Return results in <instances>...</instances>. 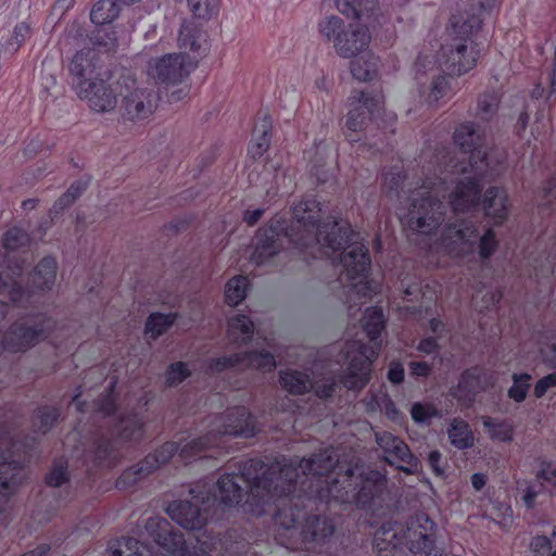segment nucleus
I'll use <instances>...</instances> for the list:
<instances>
[{
    "instance_id": "nucleus-1",
    "label": "nucleus",
    "mask_w": 556,
    "mask_h": 556,
    "mask_svg": "<svg viewBox=\"0 0 556 556\" xmlns=\"http://www.w3.org/2000/svg\"><path fill=\"white\" fill-rule=\"evenodd\" d=\"M235 467L215 484L197 482L189 490L191 500L172 502L166 509L168 516L187 530H200L213 518L211 509L233 507L247 494V510L261 515L273 503L277 507L276 522L286 530L305 519L303 541L315 547L330 542L336 525L326 516L306 517L309 505L354 504L368 509L387 486V478L379 470L359 466L343 470L333 448L307 459L281 456L265 463L251 458L236 463Z\"/></svg>"
},
{
    "instance_id": "nucleus-2",
    "label": "nucleus",
    "mask_w": 556,
    "mask_h": 556,
    "mask_svg": "<svg viewBox=\"0 0 556 556\" xmlns=\"http://www.w3.org/2000/svg\"><path fill=\"white\" fill-rule=\"evenodd\" d=\"M320 213V203L315 199L307 198L294 205L287 227L277 224L258 230L252 260L256 265L271 263L285 241L298 250H311L308 254L314 258L331 257L343 250L338 258L349 279L362 282L368 277L371 265L363 238L346 222L336 218L321 222Z\"/></svg>"
},
{
    "instance_id": "nucleus-3",
    "label": "nucleus",
    "mask_w": 556,
    "mask_h": 556,
    "mask_svg": "<svg viewBox=\"0 0 556 556\" xmlns=\"http://www.w3.org/2000/svg\"><path fill=\"white\" fill-rule=\"evenodd\" d=\"M115 384L111 381L108 392L92 403V418L94 421L101 419V425L86 430L80 421L65 438L64 445L73 446L72 455L86 464L113 466L118 457V444L137 441L143 434V424L138 414L118 419L113 417L116 410Z\"/></svg>"
},
{
    "instance_id": "nucleus-4",
    "label": "nucleus",
    "mask_w": 556,
    "mask_h": 556,
    "mask_svg": "<svg viewBox=\"0 0 556 556\" xmlns=\"http://www.w3.org/2000/svg\"><path fill=\"white\" fill-rule=\"evenodd\" d=\"M424 169L427 172L421 184L417 181L414 188L409 185L405 190L407 185H404L402 170L393 166L383 174V190L391 200L404 199L409 202L406 214V225L409 229L430 235L442 224L446 214V206L439 199L441 190L445 191L446 180L441 177V165L433 168V172L430 166Z\"/></svg>"
},
{
    "instance_id": "nucleus-5",
    "label": "nucleus",
    "mask_w": 556,
    "mask_h": 556,
    "mask_svg": "<svg viewBox=\"0 0 556 556\" xmlns=\"http://www.w3.org/2000/svg\"><path fill=\"white\" fill-rule=\"evenodd\" d=\"M478 13L465 12L453 15L447 27L448 41L441 47L439 64L448 75H462L472 70L479 58L475 36L481 28V14L500 4V0H477Z\"/></svg>"
},
{
    "instance_id": "nucleus-6",
    "label": "nucleus",
    "mask_w": 556,
    "mask_h": 556,
    "mask_svg": "<svg viewBox=\"0 0 556 556\" xmlns=\"http://www.w3.org/2000/svg\"><path fill=\"white\" fill-rule=\"evenodd\" d=\"M386 319L381 308L368 307L363 317V329L372 345L359 341L345 344L344 359L349 362L342 382L348 390H362L370 379L371 363L378 355L380 342L378 339L384 329Z\"/></svg>"
},
{
    "instance_id": "nucleus-7",
    "label": "nucleus",
    "mask_w": 556,
    "mask_h": 556,
    "mask_svg": "<svg viewBox=\"0 0 556 556\" xmlns=\"http://www.w3.org/2000/svg\"><path fill=\"white\" fill-rule=\"evenodd\" d=\"M255 418L244 406L227 409L214 416L211 430L203 437L191 440L179 450V457L190 462L195 457H212L211 448L219 447L227 437L253 438L256 434Z\"/></svg>"
},
{
    "instance_id": "nucleus-8",
    "label": "nucleus",
    "mask_w": 556,
    "mask_h": 556,
    "mask_svg": "<svg viewBox=\"0 0 556 556\" xmlns=\"http://www.w3.org/2000/svg\"><path fill=\"white\" fill-rule=\"evenodd\" d=\"M375 542L380 556H390L382 554L388 546L396 549L402 545L414 554L438 556L437 523L425 513L416 514L407 520L405 527L383 525L376 534Z\"/></svg>"
},
{
    "instance_id": "nucleus-9",
    "label": "nucleus",
    "mask_w": 556,
    "mask_h": 556,
    "mask_svg": "<svg viewBox=\"0 0 556 556\" xmlns=\"http://www.w3.org/2000/svg\"><path fill=\"white\" fill-rule=\"evenodd\" d=\"M477 242H479V255L482 258L490 257L497 247L492 229L479 237L476 225L469 219L459 217L448 222L440 237V247L454 256L472 252Z\"/></svg>"
},
{
    "instance_id": "nucleus-10",
    "label": "nucleus",
    "mask_w": 556,
    "mask_h": 556,
    "mask_svg": "<svg viewBox=\"0 0 556 556\" xmlns=\"http://www.w3.org/2000/svg\"><path fill=\"white\" fill-rule=\"evenodd\" d=\"M434 162V168H438V166L441 165V168L443 170L441 177L445 178V180H447L446 173L448 172V167H451V174L468 175L458 180L453 191L448 194V202L453 213L458 214L476 210L481 203V180L485 177L488 170H483L481 174H476L471 169V167L465 166L463 162H456L454 164H442L441 162H439L438 155H435ZM445 184H447V181H445ZM444 187L445 191L441 190V194L439 195V198L445 197L447 187L446 185H444Z\"/></svg>"
},
{
    "instance_id": "nucleus-11",
    "label": "nucleus",
    "mask_w": 556,
    "mask_h": 556,
    "mask_svg": "<svg viewBox=\"0 0 556 556\" xmlns=\"http://www.w3.org/2000/svg\"><path fill=\"white\" fill-rule=\"evenodd\" d=\"M55 320L43 313H30L15 320L2 336L3 350L23 353L46 340Z\"/></svg>"
},
{
    "instance_id": "nucleus-12",
    "label": "nucleus",
    "mask_w": 556,
    "mask_h": 556,
    "mask_svg": "<svg viewBox=\"0 0 556 556\" xmlns=\"http://www.w3.org/2000/svg\"><path fill=\"white\" fill-rule=\"evenodd\" d=\"M17 443L7 432L0 433V521L10 495L24 481L27 471L25 457L17 452Z\"/></svg>"
},
{
    "instance_id": "nucleus-13",
    "label": "nucleus",
    "mask_w": 556,
    "mask_h": 556,
    "mask_svg": "<svg viewBox=\"0 0 556 556\" xmlns=\"http://www.w3.org/2000/svg\"><path fill=\"white\" fill-rule=\"evenodd\" d=\"M117 85L121 98L119 110L125 118L143 119L153 113L156 104V96L153 90L139 86L138 81L129 74H121Z\"/></svg>"
},
{
    "instance_id": "nucleus-14",
    "label": "nucleus",
    "mask_w": 556,
    "mask_h": 556,
    "mask_svg": "<svg viewBox=\"0 0 556 556\" xmlns=\"http://www.w3.org/2000/svg\"><path fill=\"white\" fill-rule=\"evenodd\" d=\"M349 101L350 110L345 122L349 132L345 136L349 141L355 142L358 138L353 132L361 131L368 121L378 118L382 110L383 97L380 93L353 91Z\"/></svg>"
},
{
    "instance_id": "nucleus-15",
    "label": "nucleus",
    "mask_w": 556,
    "mask_h": 556,
    "mask_svg": "<svg viewBox=\"0 0 556 556\" xmlns=\"http://www.w3.org/2000/svg\"><path fill=\"white\" fill-rule=\"evenodd\" d=\"M454 141L467 154L465 166L471 167L476 174L489 170L490 164L484 149V130L471 122L460 124L454 132Z\"/></svg>"
},
{
    "instance_id": "nucleus-16",
    "label": "nucleus",
    "mask_w": 556,
    "mask_h": 556,
    "mask_svg": "<svg viewBox=\"0 0 556 556\" xmlns=\"http://www.w3.org/2000/svg\"><path fill=\"white\" fill-rule=\"evenodd\" d=\"M279 377L282 389L294 395H302L314 390L319 399H328L334 394L337 389L345 388L342 382L345 372L340 376L325 378L316 383H313L307 374L295 369L281 370Z\"/></svg>"
},
{
    "instance_id": "nucleus-17",
    "label": "nucleus",
    "mask_w": 556,
    "mask_h": 556,
    "mask_svg": "<svg viewBox=\"0 0 556 556\" xmlns=\"http://www.w3.org/2000/svg\"><path fill=\"white\" fill-rule=\"evenodd\" d=\"M118 77L110 71L108 77L102 76L98 80L90 81L88 86L79 87L77 94L87 100L88 105L96 112H111L118 103Z\"/></svg>"
},
{
    "instance_id": "nucleus-18",
    "label": "nucleus",
    "mask_w": 556,
    "mask_h": 556,
    "mask_svg": "<svg viewBox=\"0 0 556 556\" xmlns=\"http://www.w3.org/2000/svg\"><path fill=\"white\" fill-rule=\"evenodd\" d=\"M375 440L383 452L382 459L390 466L407 475L417 472L418 458L412 453L408 445L399 437L389 431L376 432Z\"/></svg>"
},
{
    "instance_id": "nucleus-19",
    "label": "nucleus",
    "mask_w": 556,
    "mask_h": 556,
    "mask_svg": "<svg viewBox=\"0 0 556 556\" xmlns=\"http://www.w3.org/2000/svg\"><path fill=\"white\" fill-rule=\"evenodd\" d=\"M178 450L179 446L176 442L164 443L154 453L147 455L139 463L124 470L116 481V486L118 489H126L134 485L161 465L166 464Z\"/></svg>"
},
{
    "instance_id": "nucleus-20",
    "label": "nucleus",
    "mask_w": 556,
    "mask_h": 556,
    "mask_svg": "<svg viewBox=\"0 0 556 556\" xmlns=\"http://www.w3.org/2000/svg\"><path fill=\"white\" fill-rule=\"evenodd\" d=\"M110 71L104 66L99 52L90 48L78 51L70 64L76 91L83 85L88 86L90 81L98 80L102 76L108 77Z\"/></svg>"
},
{
    "instance_id": "nucleus-21",
    "label": "nucleus",
    "mask_w": 556,
    "mask_h": 556,
    "mask_svg": "<svg viewBox=\"0 0 556 556\" xmlns=\"http://www.w3.org/2000/svg\"><path fill=\"white\" fill-rule=\"evenodd\" d=\"M276 359L269 352H244L236 353L228 356L213 358L210 362V369L215 372H220L225 369L243 367L255 368L268 372L276 368Z\"/></svg>"
},
{
    "instance_id": "nucleus-22",
    "label": "nucleus",
    "mask_w": 556,
    "mask_h": 556,
    "mask_svg": "<svg viewBox=\"0 0 556 556\" xmlns=\"http://www.w3.org/2000/svg\"><path fill=\"white\" fill-rule=\"evenodd\" d=\"M187 55L182 53L166 54L149 62L148 75L159 84L175 85L189 75L186 64Z\"/></svg>"
},
{
    "instance_id": "nucleus-23",
    "label": "nucleus",
    "mask_w": 556,
    "mask_h": 556,
    "mask_svg": "<svg viewBox=\"0 0 556 556\" xmlns=\"http://www.w3.org/2000/svg\"><path fill=\"white\" fill-rule=\"evenodd\" d=\"M371 40L367 27L349 24L340 37L336 38L334 50L339 56L344 59L355 58L362 53Z\"/></svg>"
},
{
    "instance_id": "nucleus-24",
    "label": "nucleus",
    "mask_w": 556,
    "mask_h": 556,
    "mask_svg": "<svg viewBox=\"0 0 556 556\" xmlns=\"http://www.w3.org/2000/svg\"><path fill=\"white\" fill-rule=\"evenodd\" d=\"M483 210L486 216L494 219V224H501L508 213V197L503 188L490 187L482 199Z\"/></svg>"
},
{
    "instance_id": "nucleus-25",
    "label": "nucleus",
    "mask_w": 556,
    "mask_h": 556,
    "mask_svg": "<svg viewBox=\"0 0 556 556\" xmlns=\"http://www.w3.org/2000/svg\"><path fill=\"white\" fill-rule=\"evenodd\" d=\"M479 386V376L472 369H466L459 377L457 386L450 390V394L460 405L470 406L476 399Z\"/></svg>"
},
{
    "instance_id": "nucleus-26",
    "label": "nucleus",
    "mask_w": 556,
    "mask_h": 556,
    "mask_svg": "<svg viewBox=\"0 0 556 556\" xmlns=\"http://www.w3.org/2000/svg\"><path fill=\"white\" fill-rule=\"evenodd\" d=\"M56 278V261L54 257L46 256L35 267L28 281L37 290H50Z\"/></svg>"
},
{
    "instance_id": "nucleus-27",
    "label": "nucleus",
    "mask_w": 556,
    "mask_h": 556,
    "mask_svg": "<svg viewBox=\"0 0 556 556\" xmlns=\"http://www.w3.org/2000/svg\"><path fill=\"white\" fill-rule=\"evenodd\" d=\"M271 119L268 115L258 118L253 130V139L249 146V154L253 159L261 157L270 143Z\"/></svg>"
},
{
    "instance_id": "nucleus-28",
    "label": "nucleus",
    "mask_w": 556,
    "mask_h": 556,
    "mask_svg": "<svg viewBox=\"0 0 556 556\" xmlns=\"http://www.w3.org/2000/svg\"><path fill=\"white\" fill-rule=\"evenodd\" d=\"M379 59L370 51L364 52L359 58L351 61L352 76L359 81L374 79L378 74Z\"/></svg>"
},
{
    "instance_id": "nucleus-29",
    "label": "nucleus",
    "mask_w": 556,
    "mask_h": 556,
    "mask_svg": "<svg viewBox=\"0 0 556 556\" xmlns=\"http://www.w3.org/2000/svg\"><path fill=\"white\" fill-rule=\"evenodd\" d=\"M451 444L458 450H466L473 445L475 438L469 425L463 419H454L447 429Z\"/></svg>"
},
{
    "instance_id": "nucleus-30",
    "label": "nucleus",
    "mask_w": 556,
    "mask_h": 556,
    "mask_svg": "<svg viewBox=\"0 0 556 556\" xmlns=\"http://www.w3.org/2000/svg\"><path fill=\"white\" fill-rule=\"evenodd\" d=\"M121 8L116 0H99L90 12V20L96 25L112 23L119 14Z\"/></svg>"
},
{
    "instance_id": "nucleus-31",
    "label": "nucleus",
    "mask_w": 556,
    "mask_h": 556,
    "mask_svg": "<svg viewBox=\"0 0 556 556\" xmlns=\"http://www.w3.org/2000/svg\"><path fill=\"white\" fill-rule=\"evenodd\" d=\"M254 332V325L245 315H237L228 321L229 338L237 343L248 342Z\"/></svg>"
},
{
    "instance_id": "nucleus-32",
    "label": "nucleus",
    "mask_w": 556,
    "mask_h": 556,
    "mask_svg": "<svg viewBox=\"0 0 556 556\" xmlns=\"http://www.w3.org/2000/svg\"><path fill=\"white\" fill-rule=\"evenodd\" d=\"M177 316V313H152L146 321V334L155 340L174 325Z\"/></svg>"
},
{
    "instance_id": "nucleus-33",
    "label": "nucleus",
    "mask_w": 556,
    "mask_h": 556,
    "mask_svg": "<svg viewBox=\"0 0 556 556\" xmlns=\"http://www.w3.org/2000/svg\"><path fill=\"white\" fill-rule=\"evenodd\" d=\"M482 425L492 440L510 442L514 435L513 426L506 420H497L492 417H482Z\"/></svg>"
},
{
    "instance_id": "nucleus-34",
    "label": "nucleus",
    "mask_w": 556,
    "mask_h": 556,
    "mask_svg": "<svg viewBox=\"0 0 556 556\" xmlns=\"http://www.w3.org/2000/svg\"><path fill=\"white\" fill-rule=\"evenodd\" d=\"M60 417V410L56 407L43 406L36 410L33 418V427L36 432L47 433Z\"/></svg>"
},
{
    "instance_id": "nucleus-35",
    "label": "nucleus",
    "mask_w": 556,
    "mask_h": 556,
    "mask_svg": "<svg viewBox=\"0 0 556 556\" xmlns=\"http://www.w3.org/2000/svg\"><path fill=\"white\" fill-rule=\"evenodd\" d=\"M532 376L528 372L511 375L513 384L507 390V396L516 403H522L531 388Z\"/></svg>"
},
{
    "instance_id": "nucleus-36",
    "label": "nucleus",
    "mask_w": 556,
    "mask_h": 556,
    "mask_svg": "<svg viewBox=\"0 0 556 556\" xmlns=\"http://www.w3.org/2000/svg\"><path fill=\"white\" fill-rule=\"evenodd\" d=\"M89 185L88 179H79L74 181L67 191L62 194L54 203L52 207V213L59 214L61 211H63L65 207L70 206L72 203L75 202L77 198L81 195V193L87 189Z\"/></svg>"
},
{
    "instance_id": "nucleus-37",
    "label": "nucleus",
    "mask_w": 556,
    "mask_h": 556,
    "mask_svg": "<svg viewBox=\"0 0 556 556\" xmlns=\"http://www.w3.org/2000/svg\"><path fill=\"white\" fill-rule=\"evenodd\" d=\"M248 279L243 276L231 278L225 289V299L228 305L237 306L247 296Z\"/></svg>"
},
{
    "instance_id": "nucleus-38",
    "label": "nucleus",
    "mask_w": 556,
    "mask_h": 556,
    "mask_svg": "<svg viewBox=\"0 0 556 556\" xmlns=\"http://www.w3.org/2000/svg\"><path fill=\"white\" fill-rule=\"evenodd\" d=\"M338 10L349 16L361 18L364 12L372 11L375 3L372 0H334Z\"/></svg>"
},
{
    "instance_id": "nucleus-39",
    "label": "nucleus",
    "mask_w": 556,
    "mask_h": 556,
    "mask_svg": "<svg viewBox=\"0 0 556 556\" xmlns=\"http://www.w3.org/2000/svg\"><path fill=\"white\" fill-rule=\"evenodd\" d=\"M346 25L343 21L336 15L327 16L318 23V30L320 35L327 40L336 45V38L341 36Z\"/></svg>"
},
{
    "instance_id": "nucleus-40",
    "label": "nucleus",
    "mask_w": 556,
    "mask_h": 556,
    "mask_svg": "<svg viewBox=\"0 0 556 556\" xmlns=\"http://www.w3.org/2000/svg\"><path fill=\"white\" fill-rule=\"evenodd\" d=\"M498 108V98L495 93H483L478 99L476 115L482 121H490Z\"/></svg>"
},
{
    "instance_id": "nucleus-41",
    "label": "nucleus",
    "mask_w": 556,
    "mask_h": 556,
    "mask_svg": "<svg viewBox=\"0 0 556 556\" xmlns=\"http://www.w3.org/2000/svg\"><path fill=\"white\" fill-rule=\"evenodd\" d=\"M90 40L93 46L106 52L113 51L117 46L116 33L109 28L96 29L92 33Z\"/></svg>"
},
{
    "instance_id": "nucleus-42",
    "label": "nucleus",
    "mask_w": 556,
    "mask_h": 556,
    "mask_svg": "<svg viewBox=\"0 0 556 556\" xmlns=\"http://www.w3.org/2000/svg\"><path fill=\"white\" fill-rule=\"evenodd\" d=\"M535 479L541 489H556V465L553 462L542 460L536 470Z\"/></svg>"
},
{
    "instance_id": "nucleus-43",
    "label": "nucleus",
    "mask_w": 556,
    "mask_h": 556,
    "mask_svg": "<svg viewBox=\"0 0 556 556\" xmlns=\"http://www.w3.org/2000/svg\"><path fill=\"white\" fill-rule=\"evenodd\" d=\"M199 37V31L197 29L184 24L179 30V47L192 52H199L201 49Z\"/></svg>"
},
{
    "instance_id": "nucleus-44",
    "label": "nucleus",
    "mask_w": 556,
    "mask_h": 556,
    "mask_svg": "<svg viewBox=\"0 0 556 556\" xmlns=\"http://www.w3.org/2000/svg\"><path fill=\"white\" fill-rule=\"evenodd\" d=\"M29 242V236L22 228L13 227L4 233L3 247L8 251H15Z\"/></svg>"
},
{
    "instance_id": "nucleus-45",
    "label": "nucleus",
    "mask_w": 556,
    "mask_h": 556,
    "mask_svg": "<svg viewBox=\"0 0 556 556\" xmlns=\"http://www.w3.org/2000/svg\"><path fill=\"white\" fill-rule=\"evenodd\" d=\"M219 0H188L192 14L198 18H210L218 8Z\"/></svg>"
},
{
    "instance_id": "nucleus-46",
    "label": "nucleus",
    "mask_w": 556,
    "mask_h": 556,
    "mask_svg": "<svg viewBox=\"0 0 556 556\" xmlns=\"http://www.w3.org/2000/svg\"><path fill=\"white\" fill-rule=\"evenodd\" d=\"M503 294L500 290H485L479 291L476 295H473L472 301L477 309L480 312L484 309H490L495 306L502 299Z\"/></svg>"
},
{
    "instance_id": "nucleus-47",
    "label": "nucleus",
    "mask_w": 556,
    "mask_h": 556,
    "mask_svg": "<svg viewBox=\"0 0 556 556\" xmlns=\"http://www.w3.org/2000/svg\"><path fill=\"white\" fill-rule=\"evenodd\" d=\"M556 200V176L549 179L536 198V204L540 211L549 208L553 201Z\"/></svg>"
},
{
    "instance_id": "nucleus-48",
    "label": "nucleus",
    "mask_w": 556,
    "mask_h": 556,
    "mask_svg": "<svg viewBox=\"0 0 556 556\" xmlns=\"http://www.w3.org/2000/svg\"><path fill=\"white\" fill-rule=\"evenodd\" d=\"M68 481L67 465L62 460L55 463L46 476V483L49 486L58 488Z\"/></svg>"
},
{
    "instance_id": "nucleus-49",
    "label": "nucleus",
    "mask_w": 556,
    "mask_h": 556,
    "mask_svg": "<svg viewBox=\"0 0 556 556\" xmlns=\"http://www.w3.org/2000/svg\"><path fill=\"white\" fill-rule=\"evenodd\" d=\"M190 376V370L182 362L170 364L166 371V384L169 387L177 386Z\"/></svg>"
},
{
    "instance_id": "nucleus-50",
    "label": "nucleus",
    "mask_w": 556,
    "mask_h": 556,
    "mask_svg": "<svg viewBox=\"0 0 556 556\" xmlns=\"http://www.w3.org/2000/svg\"><path fill=\"white\" fill-rule=\"evenodd\" d=\"M540 354L544 364L556 368V332H553L547 341L540 346Z\"/></svg>"
},
{
    "instance_id": "nucleus-51",
    "label": "nucleus",
    "mask_w": 556,
    "mask_h": 556,
    "mask_svg": "<svg viewBox=\"0 0 556 556\" xmlns=\"http://www.w3.org/2000/svg\"><path fill=\"white\" fill-rule=\"evenodd\" d=\"M412 418L415 422H426L438 415L437 409L430 405L415 403L410 409Z\"/></svg>"
},
{
    "instance_id": "nucleus-52",
    "label": "nucleus",
    "mask_w": 556,
    "mask_h": 556,
    "mask_svg": "<svg viewBox=\"0 0 556 556\" xmlns=\"http://www.w3.org/2000/svg\"><path fill=\"white\" fill-rule=\"evenodd\" d=\"M553 388H556V372L548 374L539 379L534 384L533 395L536 399H541Z\"/></svg>"
},
{
    "instance_id": "nucleus-53",
    "label": "nucleus",
    "mask_w": 556,
    "mask_h": 556,
    "mask_svg": "<svg viewBox=\"0 0 556 556\" xmlns=\"http://www.w3.org/2000/svg\"><path fill=\"white\" fill-rule=\"evenodd\" d=\"M533 270L536 277L556 275V253L549 254L545 260V264H539L535 262Z\"/></svg>"
},
{
    "instance_id": "nucleus-54",
    "label": "nucleus",
    "mask_w": 556,
    "mask_h": 556,
    "mask_svg": "<svg viewBox=\"0 0 556 556\" xmlns=\"http://www.w3.org/2000/svg\"><path fill=\"white\" fill-rule=\"evenodd\" d=\"M447 89V79L445 76H437L431 83V92L429 98L431 101H438L445 96Z\"/></svg>"
},
{
    "instance_id": "nucleus-55",
    "label": "nucleus",
    "mask_w": 556,
    "mask_h": 556,
    "mask_svg": "<svg viewBox=\"0 0 556 556\" xmlns=\"http://www.w3.org/2000/svg\"><path fill=\"white\" fill-rule=\"evenodd\" d=\"M530 547L534 553L543 554L552 548V542L546 535H536L532 539Z\"/></svg>"
},
{
    "instance_id": "nucleus-56",
    "label": "nucleus",
    "mask_w": 556,
    "mask_h": 556,
    "mask_svg": "<svg viewBox=\"0 0 556 556\" xmlns=\"http://www.w3.org/2000/svg\"><path fill=\"white\" fill-rule=\"evenodd\" d=\"M442 463V454L439 451H432L430 452L428 456V464L432 470V472L437 477H443L444 476V469L441 466Z\"/></svg>"
},
{
    "instance_id": "nucleus-57",
    "label": "nucleus",
    "mask_w": 556,
    "mask_h": 556,
    "mask_svg": "<svg viewBox=\"0 0 556 556\" xmlns=\"http://www.w3.org/2000/svg\"><path fill=\"white\" fill-rule=\"evenodd\" d=\"M439 344L437 337H427L420 340L417 345V350L425 354H432L439 351Z\"/></svg>"
},
{
    "instance_id": "nucleus-58",
    "label": "nucleus",
    "mask_w": 556,
    "mask_h": 556,
    "mask_svg": "<svg viewBox=\"0 0 556 556\" xmlns=\"http://www.w3.org/2000/svg\"><path fill=\"white\" fill-rule=\"evenodd\" d=\"M543 491L541 486L536 488L533 484L528 485L525 489L522 501L528 508H533L538 495Z\"/></svg>"
},
{
    "instance_id": "nucleus-59",
    "label": "nucleus",
    "mask_w": 556,
    "mask_h": 556,
    "mask_svg": "<svg viewBox=\"0 0 556 556\" xmlns=\"http://www.w3.org/2000/svg\"><path fill=\"white\" fill-rule=\"evenodd\" d=\"M404 368L400 363H392L388 370V379L394 383L400 384L404 380Z\"/></svg>"
},
{
    "instance_id": "nucleus-60",
    "label": "nucleus",
    "mask_w": 556,
    "mask_h": 556,
    "mask_svg": "<svg viewBox=\"0 0 556 556\" xmlns=\"http://www.w3.org/2000/svg\"><path fill=\"white\" fill-rule=\"evenodd\" d=\"M409 369L415 377H428L431 372V366L426 362H410Z\"/></svg>"
},
{
    "instance_id": "nucleus-61",
    "label": "nucleus",
    "mask_w": 556,
    "mask_h": 556,
    "mask_svg": "<svg viewBox=\"0 0 556 556\" xmlns=\"http://www.w3.org/2000/svg\"><path fill=\"white\" fill-rule=\"evenodd\" d=\"M432 59L429 55L420 54L414 65L416 76L419 79L420 75L428 71V66L432 65Z\"/></svg>"
},
{
    "instance_id": "nucleus-62",
    "label": "nucleus",
    "mask_w": 556,
    "mask_h": 556,
    "mask_svg": "<svg viewBox=\"0 0 556 556\" xmlns=\"http://www.w3.org/2000/svg\"><path fill=\"white\" fill-rule=\"evenodd\" d=\"M248 545L244 542H236L230 547H226L222 556H245Z\"/></svg>"
},
{
    "instance_id": "nucleus-63",
    "label": "nucleus",
    "mask_w": 556,
    "mask_h": 556,
    "mask_svg": "<svg viewBox=\"0 0 556 556\" xmlns=\"http://www.w3.org/2000/svg\"><path fill=\"white\" fill-rule=\"evenodd\" d=\"M13 35L18 48L29 35V26L25 23L17 24L14 28Z\"/></svg>"
},
{
    "instance_id": "nucleus-64",
    "label": "nucleus",
    "mask_w": 556,
    "mask_h": 556,
    "mask_svg": "<svg viewBox=\"0 0 556 556\" xmlns=\"http://www.w3.org/2000/svg\"><path fill=\"white\" fill-rule=\"evenodd\" d=\"M50 551H51L50 545L43 543V544H39L36 548L28 551L21 556H48Z\"/></svg>"
}]
</instances>
